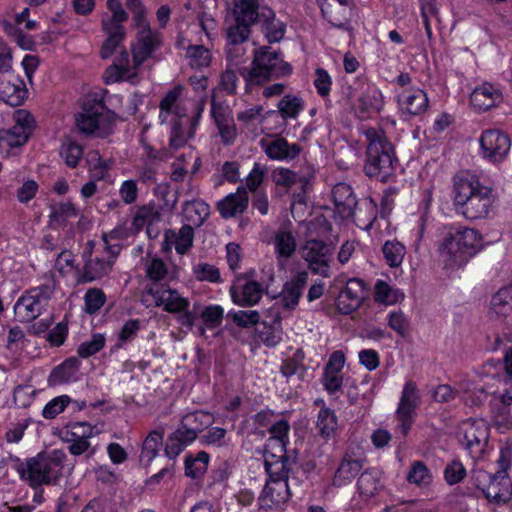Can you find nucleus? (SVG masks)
Returning a JSON list of instances; mask_svg holds the SVG:
<instances>
[{
	"mask_svg": "<svg viewBox=\"0 0 512 512\" xmlns=\"http://www.w3.org/2000/svg\"><path fill=\"white\" fill-rule=\"evenodd\" d=\"M10 460L19 479L33 490L44 486H60L65 477L66 454L62 450L39 452L24 460L10 455Z\"/></svg>",
	"mask_w": 512,
	"mask_h": 512,
	"instance_id": "f257e3e1",
	"label": "nucleus"
},
{
	"mask_svg": "<svg viewBox=\"0 0 512 512\" xmlns=\"http://www.w3.org/2000/svg\"><path fill=\"white\" fill-rule=\"evenodd\" d=\"M357 143L366 146L363 171L370 178L387 182L393 175L397 159L392 144L377 126L360 123Z\"/></svg>",
	"mask_w": 512,
	"mask_h": 512,
	"instance_id": "f03ea898",
	"label": "nucleus"
},
{
	"mask_svg": "<svg viewBox=\"0 0 512 512\" xmlns=\"http://www.w3.org/2000/svg\"><path fill=\"white\" fill-rule=\"evenodd\" d=\"M453 192L456 212L470 221L488 218L496 201L492 188L469 174L454 177Z\"/></svg>",
	"mask_w": 512,
	"mask_h": 512,
	"instance_id": "7ed1b4c3",
	"label": "nucleus"
},
{
	"mask_svg": "<svg viewBox=\"0 0 512 512\" xmlns=\"http://www.w3.org/2000/svg\"><path fill=\"white\" fill-rule=\"evenodd\" d=\"M183 91V85L177 84L165 93L159 103V119L162 123L169 116L175 117L169 136V147L175 151L184 147L188 139L194 137L201 113L198 112L193 117L187 116L186 108L181 99Z\"/></svg>",
	"mask_w": 512,
	"mask_h": 512,
	"instance_id": "20e7f679",
	"label": "nucleus"
},
{
	"mask_svg": "<svg viewBox=\"0 0 512 512\" xmlns=\"http://www.w3.org/2000/svg\"><path fill=\"white\" fill-rule=\"evenodd\" d=\"M292 65L283 59L279 50L270 46H261L254 52L249 68L241 69V76L244 80L245 94H251L255 88L264 84L288 77L292 74Z\"/></svg>",
	"mask_w": 512,
	"mask_h": 512,
	"instance_id": "39448f33",
	"label": "nucleus"
},
{
	"mask_svg": "<svg viewBox=\"0 0 512 512\" xmlns=\"http://www.w3.org/2000/svg\"><path fill=\"white\" fill-rule=\"evenodd\" d=\"M482 240V235L474 228L449 225L439 252L446 266L462 267L482 249Z\"/></svg>",
	"mask_w": 512,
	"mask_h": 512,
	"instance_id": "423d86ee",
	"label": "nucleus"
},
{
	"mask_svg": "<svg viewBox=\"0 0 512 512\" xmlns=\"http://www.w3.org/2000/svg\"><path fill=\"white\" fill-rule=\"evenodd\" d=\"M104 90L90 92L83 97L81 110L74 115L75 127L86 137H103L111 129L115 112L106 104Z\"/></svg>",
	"mask_w": 512,
	"mask_h": 512,
	"instance_id": "0eeeda50",
	"label": "nucleus"
},
{
	"mask_svg": "<svg viewBox=\"0 0 512 512\" xmlns=\"http://www.w3.org/2000/svg\"><path fill=\"white\" fill-rule=\"evenodd\" d=\"M56 282L52 279L26 289L14 304V313L21 323H30L45 313L54 297Z\"/></svg>",
	"mask_w": 512,
	"mask_h": 512,
	"instance_id": "6e6552de",
	"label": "nucleus"
},
{
	"mask_svg": "<svg viewBox=\"0 0 512 512\" xmlns=\"http://www.w3.org/2000/svg\"><path fill=\"white\" fill-rule=\"evenodd\" d=\"M262 8L259 0H234L232 14L234 25L227 30L229 44L238 45L247 41L252 32V26L259 24Z\"/></svg>",
	"mask_w": 512,
	"mask_h": 512,
	"instance_id": "1a4fd4ad",
	"label": "nucleus"
},
{
	"mask_svg": "<svg viewBox=\"0 0 512 512\" xmlns=\"http://www.w3.org/2000/svg\"><path fill=\"white\" fill-rule=\"evenodd\" d=\"M335 247L320 239H308L304 245V259L309 270L324 278L331 276V262Z\"/></svg>",
	"mask_w": 512,
	"mask_h": 512,
	"instance_id": "9d476101",
	"label": "nucleus"
},
{
	"mask_svg": "<svg viewBox=\"0 0 512 512\" xmlns=\"http://www.w3.org/2000/svg\"><path fill=\"white\" fill-rule=\"evenodd\" d=\"M479 142L483 157L493 163L502 162L511 148L509 135L498 129L484 130Z\"/></svg>",
	"mask_w": 512,
	"mask_h": 512,
	"instance_id": "9b49d317",
	"label": "nucleus"
},
{
	"mask_svg": "<svg viewBox=\"0 0 512 512\" xmlns=\"http://www.w3.org/2000/svg\"><path fill=\"white\" fill-rule=\"evenodd\" d=\"M145 291L154 298L157 307L162 306L170 314L180 313L190 307V301L168 284L146 285Z\"/></svg>",
	"mask_w": 512,
	"mask_h": 512,
	"instance_id": "f8f14e48",
	"label": "nucleus"
},
{
	"mask_svg": "<svg viewBox=\"0 0 512 512\" xmlns=\"http://www.w3.org/2000/svg\"><path fill=\"white\" fill-rule=\"evenodd\" d=\"M210 115L218 129L221 142L227 146L233 145L238 136V130L230 107L212 97Z\"/></svg>",
	"mask_w": 512,
	"mask_h": 512,
	"instance_id": "ddd939ff",
	"label": "nucleus"
},
{
	"mask_svg": "<svg viewBox=\"0 0 512 512\" xmlns=\"http://www.w3.org/2000/svg\"><path fill=\"white\" fill-rule=\"evenodd\" d=\"M419 402L416 384L413 381L406 382L396 410V418L399 421L398 429L403 436H406L411 428L413 415Z\"/></svg>",
	"mask_w": 512,
	"mask_h": 512,
	"instance_id": "4468645a",
	"label": "nucleus"
},
{
	"mask_svg": "<svg viewBox=\"0 0 512 512\" xmlns=\"http://www.w3.org/2000/svg\"><path fill=\"white\" fill-rule=\"evenodd\" d=\"M358 87L360 94L358 96L357 116L360 119H370L376 116L383 104L381 92L365 78H358Z\"/></svg>",
	"mask_w": 512,
	"mask_h": 512,
	"instance_id": "2eb2a0df",
	"label": "nucleus"
},
{
	"mask_svg": "<svg viewBox=\"0 0 512 512\" xmlns=\"http://www.w3.org/2000/svg\"><path fill=\"white\" fill-rule=\"evenodd\" d=\"M489 428L484 421H470L465 424L463 444L473 458H480L488 444Z\"/></svg>",
	"mask_w": 512,
	"mask_h": 512,
	"instance_id": "dca6fc26",
	"label": "nucleus"
},
{
	"mask_svg": "<svg viewBox=\"0 0 512 512\" xmlns=\"http://www.w3.org/2000/svg\"><path fill=\"white\" fill-rule=\"evenodd\" d=\"M162 33L155 29L139 30L136 44L132 47V57L135 66L142 65L152 54L161 47Z\"/></svg>",
	"mask_w": 512,
	"mask_h": 512,
	"instance_id": "f3484780",
	"label": "nucleus"
},
{
	"mask_svg": "<svg viewBox=\"0 0 512 512\" xmlns=\"http://www.w3.org/2000/svg\"><path fill=\"white\" fill-rule=\"evenodd\" d=\"M261 148L271 160L290 162L299 157L302 147L298 143H289L284 137L277 136L273 140H261Z\"/></svg>",
	"mask_w": 512,
	"mask_h": 512,
	"instance_id": "a211bd4d",
	"label": "nucleus"
},
{
	"mask_svg": "<svg viewBox=\"0 0 512 512\" xmlns=\"http://www.w3.org/2000/svg\"><path fill=\"white\" fill-rule=\"evenodd\" d=\"M266 292L267 289L255 280H248L243 285H232L229 289L232 302L240 307L257 305Z\"/></svg>",
	"mask_w": 512,
	"mask_h": 512,
	"instance_id": "6ab92c4d",
	"label": "nucleus"
},
{
	"mask_svg": "<svg viewBox=\"0 0 512 512\" xmlns=\"http://www.w3.org/2000/svg\"><path fill=\"white\" fill-rule=\"evenodd\" d=\"M28 97L26 84L21 76L0 77V100L12 106H21Z\"/></svg>",
	"mask_w": 512,
	"mask_h": 512,
	"instance_id": "aec40b11",
	"label": "nucleus"
},
{
	"mask_svg": "<svg viewBox=\"0 0 512 512\" xmlns=\"http://www.w3.org/2000/svg\"><path fill=\"white\" fill-rule=\"evenodd\" d=\"M308 273L299 271L290 280L286 281L279 294L282 308L288 311H294L302 297L303 291L307 285Z\"/></svg>",
	"mask_w": 512,
	"mask_h": 512,
	"instance_id": "412c9836",
	"label": "nucleus"
},
{
	"mask_svg": "<svg viewBox=\"0 0 512 512\" xmlns=\"http://www.w3.org/2000/svg\"><path fill=\"white\" fill-rule=\"evenodd\" d=\"M399 109L405 120L425 112L428 108V97L422 89H414L398 96Z\"/></svg>",
	"mask_w": 512,
	"mask_h": 512,
	"instance_id": "4be33fe9",
	"label": "nucleus"
},
{
	"mask_svg": "<svg viewBox=\"0 0 512 512\" xmlns=\"http://www.w3.org/2000/svg\"><path fill=\"white\" fill-rule=\"evenodd\" d=\"M113 265V260L105 259L102 257H90L80 268L77 277V283L86 284L98 281L111 272Z\"/></svg>",
	"mask_w": 512,
	"mask_h": 512,
	"instance_id": "5701e85b",
	"label": "nucleus"
},
{
	"mask_svg": "<svg viewBox=\"0 0 512 512\" xmlns=\"http://www.w3.org/2000/svg\"><path fill=\"white\" fill-rule=\"evenodd\" d=\"M249 204V197L245 187L240 186L235 193H230L218 203V210L224 219L242 214Z\"/></svg>",
	"mask_w": 512,
	"mask_h": 512,
	"instance_id": "b1692460",
	"label": "nucleus"
},
{
	"mask_svg": "<svg viewBox=\"0 0 512 512\" xmlns=\"http://www.w3.org/2000/svg\"><path fill=\"white\" fill-rule=\"evenodd\" d=\"M288 480L289 478L268 479L260 499L263 502L269 501L270 507L286 503L292 496Z\"/></svg>",
	"mask_w": 512,
	"mask_h": 512,
	"instance_id": "393cba45",
	"label": "nucleus"
},
{
	"mask_svg": "<svg viewBox=\"0 0 512 512\" xmlns=\"http://www.w3.org/2000/svg\"><path fill=\"white\" fill-rule=\"evenodd\" d=\"M502 101L501 92L489 83L476 87L470 95V103L478 111H487Z\"/></svg>",
	"mask_w": 512,
	"mask_h": 512,
	"instance_id": "a878e982",
	"label": "nucleus"
},
{
	"mask_svg": "<svg viewBox=\"0 0 512 512\" xmlns=\"http://www.w3.org/2000/svg\"><path fill=\"white\" fill-rule=\"evenodd\" d=\"M259 24L268 43H277L284 38L287 27L286 23L276 18L275 12L271 8L262 7Z\"/></svg>",
	"mask_w": 512,
	"mask_h": 512,
	"instance_id": "bb28decb",
	"label": "nucleus"
},
{
	"mask_svg": "<svg viewBox=\"0 0 512 512\" xmlns=\"http://www.w3.org/2000/svg\"><path fill=\"white\" fill-rule=\"evenodd\" d=\"M81 362L78 357L72 356L55 366L49 376V386H58L75 381Z\"/></svg>",
	"mask_w": 512,
	"mask_h": 512,
	"instance_id": "cd10ccee",
	"label": "nucleus"
},
{
	"mask_svg": "<svg viewBox=\"0 0 512 512\" xmlns=\"http://www.w3.org/2000/svg\"><path fill=\"white\" fill-rule=\"evenodd\" d=\"M484 493L489 501L495 503L508 502L512 496V481L510 477L494 473L491 475L490 482Z\"/></svg>",
	"mask_w": 512,
	"mask_h": 512,
	"instance_id": "c85d7f7f",
	"label": "nucleus"
},
{
	"mask_svg": "<svg viewBox=\"0 0 512 512\" xmlns=\"http://www.w3.org/2000/svg\"><path fill=\"white\" fill-rule=\"evenodd\" d=\"M213 422L214 418L210 412L194 411L184 415L178 427L185 433H190V436L195 441L198 438V434L209 428Z\"/></svg>",
	"mask_w": 512,
	"mask_h": 512,
	"instance_id": "c756f323",
	"label": "nucleus"
},
{
	"mask_svg": "<svg viewBox=\"0 0 512 512\" xmlns=\"http://www.w3.org/2000/svg\"><path fill=\"white\" fill-rule=\"evenodd\" d=\"M164 429L157 428L148 433L142 443L139 460L144 467L151 465L163 446Z\"/></svg>",
	"mask_w": 512,
	"mask_h": 512,
	"instance_id": "7c9ffc66",
	"label": "nucleus"
},
{
	"mask_svg": "<svg viewBox=\"0 0 512 512\" xmlns=\"http://www.w3.org/2000/svg\"><path fill=\"white\" fill-rule=\"evenodd\" d=\"M332 198L336 212L342 219L352 217V187L346 183H337L332 188Z\"/></svg>",
	"mask_w": 512,
	"mask_h": 512,
	"instance_id": "2f4dec72",
	"label": "nucleus"
},
{
	"mask_svg": "<svg viewBox=\"0 0 512 512\" xmlns=\"http://www.w3.org/2000/svg\"><path fill=\"white\" fill-rule=\"evenodd\" d=\"M193 442L190 433H185L178 427L168 435L164 445V455L169 460H175Z\"/></svg>",
	"mask_w": 512,
	"mask_h": 512,
	"instance_id": "473e14b6",
	"label": "nucleus"
},
{
	"mask_svg": "<svg viewBox=\"0 0 512 512\" xmlns=\"http://www.w3.org/2000/svg\"><path fill=\"white\" fill-rule=\"evenodd\" d=\"M293 453L295 454L294 458L264 460V469L268 479L289 478L297 464V451L293 450Z\"/></svg>",
	"mask_w": 512,
	"mask_h": 512,
	"instance_id": "72a5a7b5",
	"label": "nucleus"
},
{
	"mask_svg": "<svg viewBox=\"0 0 512 512\" xmlns=\"http://www.w3.org/2000/svg\"><path fill=\"white\" fill-rule=\"evenodd\" d=\"M210 455L204 450L197 452L196 455L188 453L184 459L185 475L191 479H200L204 476L210 462Z\"/></svg>",
	"mask_w": 512,
	"mask_h": 512,
	"instance_id": "f704fd0d",
	"label": "nucleus"
},
{
	"mask_svg": "<svg viewBox=\"0 0 512 512\" xmlns=\"http://www.w3.org/2000/svg\"><path fill=\"white\" fill-rule=\"evenodd\" d=\"M158 219L159 215L153 207L147 205L139 207L133 216L130 234H138L146 227L147 236L151 237V225Z\"/></svg>",
	"mask_w": 512,
	"mask_h": 512,
	"instance_id": "c9c22d12",
	"label": "nucleus"
},
{
	"mask_svg": "<svg viewBox=\"0 0 512 512\" xmlns=\"http://www.w3.org/2000/svg\"><path fill=\"white\" fill-rule=\"evenodd\" d=\"M83 146L71 137H66L61 142L59 155L64 163L71 169L78 167L83 158Z\"/></svg>",
	"mask_w": 512,
	"mask_h": 512,
	"instance_id": "e433bc0d",
	"label": "nucleus"
},
{
	"mask_svg": "<svg viewBox=\"0 0 512 512\" xmlns=\"http://www.w3.org/2000/svg\"><path fill=\"white\" fill-rule=\"evenodd\" d=\"M184 218L196 227L201 226L210 215V206L203 200L188 201L183 208Z\"/></svg>",
	"mask_w": 512,
	"mask_h": 512,
	"instance_id": "4c0bfd02",
	"label": "nucleus"
},
{
	"mask_svg": "<svg viewBox=\"0 0 512 512\" xmlns=\"http://www.w3.org/2000/svg\"><path fill=\"white\" fill-rule=\"evenodd\" d=\"M128 53L124 50L120 57L105 70V83L111 84L123 81L130 77Z\"/></svg>",
	"mask_w": 512,
	"mask_h": 512,
	"instance_id": "58836bf2",
	"label": "nucleus"
},
{
	"mask_svg": "<svg viewBox=\"0 0 512 512\" xmlns=\"http://www.w3.org/2000/svg\"><path fill=\"white\" fill-rule=\"evenodd\" d=\"M90 179L102 181L111 169V161L101 157L99 151H91L86 158Z\"/></svg>",
	"mask_w": 512,
	"mask_h": 512,
	"instance_id": "ea45409f",
	"label": "nucleus"
},
{
	"mask_svg": "<svg viewBox=\"0 0 512 512\" xmlns=\"http://www.w3.org/2000/svg\"><path fill=\"white\" fill-rule=\"evenodd\" d=\"M280 116L284 119H296L304 109V101L293 94H285L277 104Z\"/></svg>",
	"mask_w": 512,
	"mask_h": 512,
	"instance_id": "a19ab883",
	"label": "nucleus"
},
{
	"mask_svg": "<svg viewBox=\"0 0 512 512\" xmlns=\"http://www.w3.org/2000/svg\"><path fill=\"white\" fill-rule=\"evenodd\" d=\"M490 311L496 317H506L512 311V288H501L491 299Z\"/></svg>",
	"mask_w": 512,
	"mask_h": 512,
	"instance_id": "79ce46f5",
	"label": "nucleus"
},
{
	"mask_svg": "<svg viewBox=\"0 0 512 512\" xmlns=\"http://www.w3.org/2000/svg\"><path fill=\"white\" fill-rule=\"evenodd\" d=\"M27 143V136L21 135L15 127L0 129V156L6 157L12 148H18Z\"/></svg>",
	"mask_w": 512,
	"mask_h": 512,
	"instance_id": "37998d69",
	"label": "nucleus"
},
{
	"mask_svg": "<svg viewBox=\"0 0 512 512\" xmlns=\"http://www.w3.org/2000/svg\"><path fill=\"white\" fill-rule=\"evenodd\" d=\"M380 487V477L376 470H367L363 472L357 480V488L361 498L368 500L378 491Z\"/></svg>",
	"mask_w": 512,
	"mask_h": 512,
	"instance_id": "c03bdc74",
	"label": "nucleus"
},
{
	"mask_svg": "<svg viewBox=\"0 0 512 512\" xmlns=\"http://www.w3.org/2000/svg\"><path fill=\"white\" fill-rule=\"evenodd\" d=\"M275 253L278 259H287L296 251V241L290 231L279 230L275 235Z\"/></svg>",
	"mask_w": 512,
	"mask_h": 512,
	"instance_id": "a18cd8bd",
	"label": "nucleus"
},
{
	"mask_svg": "<svg viewBox=\"0 0 512 512\" xmlns=\"http://www.w3.org/2000/svg\"><path fill=\"white\" fill-rule=\"evenodd\" d=\"M338 422L333 410L323 406L319 412L316 427L323 438L329 439L334 435Z\"/></svg>",
	"mask_w": 512,
	"mask_h": 512,
	"instance_id": "49530a36",
	"label": "nucleus"
},
{
	"mask_svg": "<svg viewBox=\"0 0 512 512\" xmlns=\"http://www.w3.org/2000/svg\"><path fill=\"white\" fill-rule=\"evenodd\" d=\"M170 237L175 240V250L179 255H185L193 246L194 229L190 224H184L179 232L170 229Z\"/></svg>",
	"mask_w": 512,
	"mask_h": 512,
	"instance_id": "de8ad7c7",
	"label": "nucleus"
},
{
	"mask_svg": "<svg viewBox=\"0 0 512 512\" xmlns=\"http://www.w3.org/2000/svg\"><path fill=\"white\" fill-rule=\"evenodd\" d=\"M305 352L302 348L296 349L291 357L284 359L280 366V373L285 378H290L299 372L304 373Z\"/></svg>",
	"mask_w": 512,
	"mask_h": 512,
	"instance_id": "09e8293b",
	"label": "nucleus"
},
{
	"mask_svg": "<svg viewBox=\"0 0 512 512\" xmlns=\"http://www.w3.org/2000/svg\"><path fill=\"white\" fill-rule=\"evenodd\" d=\"M382 252L389 267H399L406 254L405 246L397 240L386 241L382 247Z\"/></svg>",
	"mask_w": 512,
	"mask_h": 512,
	"instance_id": "8fccbe9b",
	"label": "nucleus"
},
{
	"mask_svg": "<svg viewBox=\"0 0 512 512\" xmlns=\"http://www.w3.org/2000/svg\"><path fill=\"white\" fill-rule=\"evenodd\" d=\"M352 481V454L347 451L345 452L341 462L337 466L332 484L335 487H343L350 484Z\"/></svg>",
	"mask_w": 512,
	"mask_h": 512,
	"instance_id": "3c124183",
	"label": "nucleus"
},
{
	"mask_svg": "<svg viewBox=\"0 0 512 512\" xmlns=\"http://www.w3.org/2000/svg\"><path fill=\"white\" fill-rule=\"evenodd\" d=\"M84 311L88 315L97 314L107 301L105 292L101 288H89L83 297Z\"/></svg>",
	"mask_w": 512,
	"mask_h": 512,
	"instance_id": "603ef678",
	"label": "nucleus"
},
{
	"mask_svg": "<svg viewBox=\"0 0 512 512\" xmlns=\"http://www.w3.org/2000/svg\"><path fill=\"white\" fill-rule=\"evenodd\" d=\"M240 77L242 78L241 69L239 72L233 69H225L219 77V90L227 96L236 95L240 85Z\"/></svg>",
	"mask_w": 512,
	"mask_h": 512,
	"instance_id": "864d4df0",
	"label": "nucleus"
},
{
	"mask_svg": "<svg viewBox=\"0 0 512 512\" xmlns=\"http://www.w3.org/2000/svg\"><path fill=\"white\" fill-rule=\"evenodd\" d=\"M193 274L198 281L209 283H222L220 270L209 263L200 262L193 265Z\"/></svg>",
	"mask_w": 512,
	"mask_h": 512,
	"instance_id": "5fc2aeb1",
	"label": "nucleus"
},
{
	"mask_svg": "<svg viewBox=\"0 0 512 512\" xmlns=\"http://www.w3.org/2000/svg\"><path fill=\"white\" fill-rule=\"evenodd\" d=\"M14 125L15 130L20 132V134L27 136V141L32 136L34 130L36 129V120L32 113L27 110L20 109L14 114Z\"/></svg>",
	"mask_w": 512,
	"mask_h": 512,
	"instance_id": "6e6d98bb",
	"label": "nucleus"
},
{
	"mask_svg": "<svg viewBox=\"0 0 512 512\" xmlns=\"http://www.w3.org/2000/svg\"><path fill=\"white\" fill-rule=\"evenodd\" d=\"M55 269L60 275L66 276L71 272H74L75 277H78L80 266L75 263V255L70 250H62L55 260Z\"/></svg>",
	"mask_w": 512,
	"mask_h": 512,
	"instance_id": "4d7b16f0",
	"label": "nucleus"
},
{
	"mask_svg": "<svg viewBox=\"0 0 512 512\" xmlns=\"http://www.w3.org/2000/svg\"><path fill=\"white\" fill-rule=\"evenodd\" d=\"M187 56L193 68L201 69L208 67L211 63V52L204 45H189Z\"/></svg>",
	"mask_w": 512,
	"mask_h": 512,
	"instance_id": "13d9d810",
	"label": "nucleus"
},
{
	"mask_svg": "<svg viewBox=\"0 0 512 512\" xmlns=\"http://www.w3.org/2000/svg\"><path fill=\"white\" fill-rule=\"evenodd\" d=\"M227 317L240 328H251L260 322V313L256 310H230Z\"/></svg>",
	"mask_w": 512,
	"mask_h": 512,
	"instance_id": "bf43d9fd",
	"label": "nucleus"
},
{
	"mask_svg": "<svg viewBox=\"0 0 512 512\" xmlns=\"http://www.w3.org/2000/svg\"><path fill=\"white\" fill-rule=\"evenodd\" d=\"M105 344L106 338L104 334L94 333L92 334L91 340L82 342L77 347V355L79 358L87 359L101 351L105 347Z\"/></svg>",
	"mask_w": 512,
	"mask_h": 512,
	"instance_id": "052dcab7",
	"label": "nucleus"
},
{
	"mask_svg": "<svg viewBox=\"0 0 512 512\" xmlns=\"http://www.w3.org/2000/svg\"><path fill=\"white\" fill-rule=\"evenodd\" d=\"M200 317L205 328L214 330L222 324L224 318V309L221 305L210 304L204 307Z\"/></svg>",
	"mask_w": 512,
	"mask_h": 512,
	"instance_id": "680f3d73",
	"label": "nucleus"
},
{
	"mask_svg": "<svg viewBox=\"0 0 512 512\" xmlns=\"http://www.w3.org/2000/svg\"><path fill=\"white\" fill-rule=\"evenodd\" d=\"M289 443H280L278 441H272L267 439L263 446V457L265 459H286V458H294V453L292 451H288Z\"/></svg>",
	"mask_w": 512,
	"mask_h": 512,
	"instance_id": "e2e57ef3",
	"label": "nucleus"
},
{
	"mask_svg": "<svg viewBox=\"0 0 512 512\" xmlns=\"http://www.w3.org/2000/svg\"><path fill=\"white\" fill-rule=\"evenodd\" d=\"M78 209L71 201L60 202L51 207L49 218L58 223L66 222L68 219L76 218Z\"/></svg>",
	"mask_w": 512,
	"mask_h": 512,
	"instance_id": "0e129e2a",
	"label": "nucleus"
},
{
	"mask_svg": "<svg viewBox=\"0 0 512 512\" xmlns=\"http://www.w3.org/2000/svg\"><path fill=\"white\" fill-rule=\"evenodd\" d=\"M70 402V396L65 394L54 397L45 404L42 410L43 418L47 420H52L56 418L60 413H62L67 408Z\"/></svg>",
	"mask_w": 512,
	"mask_h": 512,
	"instance_id": "69168bd1",
	"label": "nucleus"
},
{
	"mask_svg": "<svg viewBox=\"0 0 512 512\" xmlns=\"http://www.w3.org/2000/svg\"><path fill=\"white\" fill-rule=\"evenodd\" d=\"M60 435L65 437L76 435L93 437L95 435V426L87 421L69 422L62 427Z\"/></svg>",
	"mask_w": 512,
	"mask_h": 512,
	"instance_id": "338daca9",
	"label": "nucleus"
},
{
	"mask_svg": "<svg viewBox=\"0 0 512 512\" xmlns=\"http://www.w3.org/2000/svg\"><path fill=\"white\" fill-rule=\"evenodd\" d=\"M207 429L208 430L206 431V433L203 434L200 438V443L202 445L213 446L218 448L225 447L228 445L226 441V429L218 426H210Z\"/></svg>",
	"mask_w": 512,
	"mask_h": 512,
	"instance_id": "774afa93",
	"label": "nucleus"
}]
</instances>
